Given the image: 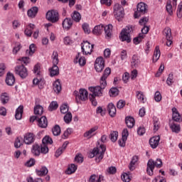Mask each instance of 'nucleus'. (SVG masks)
<instances>
[{"label":"nucleus","instance_id":"nucleus-1","mask_svg":"<svg viewBox=\"0 0 182 182\" xmlns=\"http://www.w3.org/2000/svg\"><path fill=\"white\" fill-rule=\"evenodd\" d=\"M112 73V69L110 68H107L103 73L102 76L100 80V85L96 87H90L88 90L91 92L90 96H92L94 97L102 96L103 95V90L107 86V82L106 79L109 77V75Z\"/></svg>","mask_w":182,"mask_h":182},{"label":"nucleus","instance_id":"nucleus-2","mask_svg":"<svg viewBox=\"0 0 182 182\" xmlns=\"http://www.w3.org/2000/svg\"><path fill=\"white\" fill-rule=\"evenodd\" d=\"M106 151V145L101 144L100 148H94L91 153L89 154L88 157L93 159L95 157L96 163H100L105 157V152Z\"/></svg>","mask_w":182,"mask_h":182},{"label":"nucleus","instance_id":"nucleus-3","mask_svg":"<svg viewBox=\"0 0 182 182\" xmlns=\"http://www.w3.org/2000/svg\"><path fill=\"white\" fill-rule=\"evenodd\" d=\"M155 167H157V168H161L163 167V161L160 159H157L156 161L153 159L148 161L146 171L149 176H153V171Z\"/></svg>","mask_w":182,"mask_h":182},{"label":"nucleus","instance_id":"nucleus-4","mask_svg":"<svg viewBox=\"0 0 182 182\" xmlns=\"http://www.w3.org/2000/svg\"><path fill=\"white\" fill-rule=\"evenodd\" d=\"M73 95L75 96L77 103H80L81 102H86L87 100L89 92L85 89L81 88L79 90V92L74 91Z\"/></svg>","mask_w":182,"mask_h":182},{"label":"nucleus","instance_id":"nucleus-5","mask_svg":"<svg viewBox=\"0 0 182 182\" xmlns=\"http://www.w3.org/2000/svg\"><path fill=\"white\" fill-rule=\"evenodd\" d=\"M133 32V26H129L123 29L121 32L120 39L122 42H127L130 43L132 42V38H130V33Z\"/></svg>","mask_w":182,"mask_h":182},{"label":"nucleus","instance_id":"nucleus-6","mask_svg":"<svg viewBox=\"0 0 182 182\" xmlns=\"http://www.w3.org/2000/svg\"><path fill=\"white\" fill-rule=\"evenodd\" d=\"M52 143H53L52 138L49 136H46L42 140V144L40 146V153L42 154H47V153H49L48 144H52Z\"/></svg>","mask_w":182,"mask_h":182},{"label":"nucleus","instance_id":"nucleus-7","mask_svg":"<svg viewBox=\"0 0 182 182\" xmlns=\"http://www.w3.org/2000/svg\"><path fill=\"white\" fill-rule=\"evenodd\" d=\"M46 18L52 23H55L59 21V13L56 10H50L46 13Z\"/></svg>","mask_w":182,"mask_h":182},{"label":"nucleus","instance_id":"nucleus-8","mask_svg":"<svg viewBox=\"0 0 182 182\" xmlns=\"http://www.w3.org/2000/svg\"><path fill=\"white\" fill-rule=\"evenodd\" d=\"M144 14H147V4L141 2L136 6V11L134 13V18H137L141 15H144Z\"/></svg>","mask_w":182,"mask_h":182},{"label":"nucleus","instance_id":"nucleus-9","mask_svg":"<svg viewBox=\"0 0 182 182\" xmlns=\"http://www.w3.org/2000/svg\"><path fill=\"white\" fill-rule=\"evenodd\" d=\"M95 45L90 44L88 41H84L81 44V49L83 55H92Z\"/></svg>","mask_w":182,"mask_h":182},{"label":"nucleus","instance_id":"nucleus-10","mask_svg":"<svg viewBox=\"0 0 182 182\" xmlns=\"http://www.w3.org/2000/svg\"><path fill=\"white\" fill-rule=\"evenodd\" d=\"M14 72L16 75H18L21 79H25V77H28V69H26L23 65L16 66Z\"/></svg>","mask_w":182,"mask_h":182},{"label":"nucleus","instance_id":"nucleus-11","mask_svg":"<svg viewBox=\"0 0 182 182\" xmlns=\"http://www.w3.org/2000/svg\"><path fill=\"white\" fill-rule=\"evenodd\" d=\"M123 7L119 4H116L114 6V15L116 19H117L118 21H120V18L124 16V14H123Z\"/></svg>","mask_w":182,"mask_h":182},{"label":"nucleus","instance_id":"nucleus-12","mask_svg":"<svg viewBox=\"0 0 182 182\" xmlns=\"http://www.w3.org/2000/svg\"><path fill=\"white\" fill-rule=\"evenodd\" d=\"M95 69L98 73L103 72V70L105 69V60L103 58L100 57L95 60Z\"/></svg>","mask_w":182,"mask_h":182},{"label":"nucleus","instance_id":"nucleus-13","mask_svg":"<svg viewBox=\"0 0 182 182\" xmlns=\"http://www.w3.org/2000/svg\"><path fill=\"white\" fill-rule=\"evenodd\" d=\"M23 141L26 144H32L35 141V134L27 133L24 135Z\"/></svg>","mask_w":182,"mask_h":182},{"label":"nucleus","instance_id":"nucleus-14","mask_svg":"<svg viewBox=\"0 0 182 182\" xmlns=\"http://www.w3.org/2000/svg\"><path fill=\"white\" fill-rule=\"evenodd\" d=\"M6 83L8 86H14L15 85V76L12 73H8L6 74Z\"/></svg>","mask_w":182,"mask_h":182},{"label":"nucleus","instance_id":"nucleus-15","mask_svg":"<svg viewBox=\"0 0 182 182\" xmlns=\"http://www.w3.org/2000/svg\"><path fill=\"white\" fill-rule=\"evenodd\" d=\"M140 65V58H139V55H134L131 60V67L132 69H136Z\"/></svg>","mask_w":182,"mask_h":182},{"label":"nucleus","instance_id":"nucleus-16","mask_svg":"<svg viewBox=\"0 0 182 182\" xmlns=\"http://www.w3.org/2000/svg\"><path fill=\"white\" fill-rule=\"evenodd\" d=\"M160 143V136H156L149 139V144L152 149H156Z\"/></svg>","mask_w":182,"mask_h":182},{"label":"nucleus","instance_id":"nucleus-17","mask_svg":"<svg viewBox=\"0 0 182 182\" xmlns=\"http://www.w3.org/2000/svg\"><path fill=\"white\" fill-rule=\"evenodd\" d=\"M38 127L41 129H46L48 127V119L46 117L43 116L37 119Z\"/></svg>","mask_w":182,"mask_h":182},{"label":"nucleus","instance_id":"nucleus-18","mask_svg":"<svg viewBox=\"0 0 182 182\" xmlns=\"http://www.w3.org/2000/svg\"><path fill=\"white\" fill-rule=\"evenodd\" d=\"M98 129L99 127L97 126L91 128L90 130L84 133V137H86L87 139H92V137L95 136V132H96Z\"/></svg>","mask_w":182,"mask_h":182},{"label":"nucleus","instance_id":"nucleus-19","mask_svg":"<svg viewBox=\"0 0 182 182\" xmlns=\"http://www.w3.org/2000/svg\"><path fill=\"white\" fill-rule=\"evenodd\" d=\"M103 31H105V26H103V24H100L94 27L92 30V33L97 36L102 35Z\"/></svg>","mask_w":182,"mask_h":182},{"label":"nucleus","instance_id":"nucleus-20","mask_svg":"<svg viewBox=\"0 0 182 182\" xmlns=\"http://www.w3.org/2000/svg\"><path fill=\"white\" fill-rule=\"evenodd\" d=\"M80 53H77L74 60L75 63H79L80 66H85L86 65V58L85 57H80Z\"/></svg>","mask_w":182,"mask_h":182},{"label":"nucleus","instance_id":"nucleus-21","mask_svg":"<svg viewBox=\"0 0 182 182\" xmlns=\"http://www.w3.org/2000/svg\"><path fill=\"white\" fill-rule=\"evenodd\" d=\"M53 89L55 93H60L62 90V84H60V80H56L53 84Z\"/></svg>","mask_w":182,"mask_h":182},{"label":"nucleus","instance_id":"nucleus-22","mask_svg":"<svg viewBox=\"0 0 182 182\" xmlns=\"http://www.w3.org/2000/svg\"><path fill=\"white\" fill-rule=\"evenodd\" d=\"M68 144H69V141H65L62 147H60L58 149H57V151H55V157H59V156H60L62 154V153H63L65 151V150H66V147H68Z\"/></svg>","mask_w":182,"mask_h":182},{"label":"nucleus","instance_id":"nucleus-23","mask_svg":"<svg viewBox=\"0 0 182 182\" xmlns=\"http://www.w3.org/2000/svg\"><path fill=\"white\" fill-rule=\"evenodd\" d=\"M107 110L109 114L111 117H114L116 116V107L113 103H109L107 106Z\"/></svg>","mask_w":182,"mask_h":182},{"label":"nucleus","instance_id":"nucleus-24","mask_svg":"<svg viewBox=\"0 0 182 182\" xmlns=\"http://www.w3.org/2000/svg\"><path fill=\"white\" fill-rule=\"evenodd\" d=\"M23 113V106L20 105L16 110L15 119L16 120H21L22 119V114Z\"/></svg>","mask_w":182,"mask_h":182},{"label":"nucleus","instance_id":"nucleus-25","mask_svg":"<svg viewBox=\"0 0 182 182\" xmlns=\"http://www.w3.org/2000/svg\"><path fill=\"white\" fill-rule=\"evenodd\" d=\"M38 11H39V9L38 7L36 6L32 7L27 11L28 16H29L30 18H35Z\"/></svg>","mask_w":182,"mask_h":182},{"label":"nucleus","instance_id":"nucleus-26","mask_svg":"<svg viewBox=\"0 0 182 182\" xmlns=\"http://www.w3.org/2000/svg\"><path fill=\"white\" fill-rule=\"evenodd\" d=\"M161 53H160V47L159 46H157L155 48V50H154V56H153V62L156 63L157 62V60H159V59H160V56H161Z\"/></svg>","mask_w":182,"mask_h":182},{"label":"nucleus","instance_id":"nucleus-27","mask_svg":"<svg viewBox=\"0 0 182 182\" xmlns=\"http://www.w3.org/2000/svg\"><path fill=\"white\" fill-rule=\"evenodd\" d=\"M104 30L105 32L106 37L112 38V32H113V26H112V24H109L104 27Z\"/></svg>","mask_w":182,"mask_h":182},{"label":"nucleus","instance_id":"nucleus-28","mask_svg":"<svg viewBox=\"0 0 182 182\" xmlns=\"http://www.w3.org/2000/svg\"><path fill=\"white\" fill-rule=\"evenodd\" d=\"M33 29H35L34 24H32V23L28 24L26 27V30L24 31L25 35H26V36H32V33H33L32 31H33Z\"/></svg>","mask_w":182,"mask_h":182},{"label":"nucleus","instance_id":"nucleus-29","mask_svg":"<svg viewBox=\"0 0 182 182\" xmlns=\"http://www.w3.org/2000/svg\"><path fill=\"white\" fill-rule=\"evenodd\" d=\"M125 123L127 126V127H129V129H132V127H134V118L132 117H127L125 118Z\"/></svg>","mask_w":182,"mask_h":182},{"label":"nucleus","instance_id":"nucleus-30","mask_svg":"<svg viewBox=\"0 0 182 182\" xmlns=\"http://www.w3.org/2000/svg\"><path fill=\"white\" fill-rule=\"evenodd\" d=\"M72 25H73V21L70 18H66L63 21V27L64 29H70Z\"/></svg>","mask_w":182,"mask_h":182},{"label":"nucleus","instance_id":"nucleus-31","mask_svg":"<svg viewBox=\"0 0 182 182\" xmlns=\"http://www.w3.org/2000/svg\"><path fill=\"white\" fill-rule=\"evenodd\" d=\"M137 161H139V156H134L131 160V162L129 164V170L131 171H133V170H134V168H136V167H134V165L136 164V163H137Z\"/></svg>","mask_w":182,"mask_h":182},{"label":"nucleus","instance_id":"nucleus-32","mask_svg":"<svg viewBox=\"0 0 182 182\" xmlns=\"http://www.w3.org/2000/svg\"><path fill=\"white\" fill-rule=\"evenodd\" d=\"M58 75H59V67L53 65V67L50 69V75L53 77V76H58Z\"/></svg>","mask_w":182,"mask_h":182},{"label":"nucleus","instance_id":"nucleus-33","mask_svg":"<svg viewBox=\"0 0 182 182\" xmlns=\"http://www.w3.org/2000/svg\"><path fill=\"white\" fill-rule=\"evenodd\" d=\"M31 152L34 156H39V154H41V146L38 144H33Z\"/></svg>","mask_w":182,"mask_h":182},{"label":"nucleus","instance_id":"nucleus-34","mask_svg":"<svg viewBox=\"0 0 182 182\" xmlns=\"http://www.w3.org/2000/svg\"><path fill=\"white\" fill-rule=\"evenodd\" d=\"M51 59L53 60V65H58L59 63V54L58 51H53L51 55Z\"/></svg>","mask_w":182,"mask_h":182},{"label":"nucleus","instance_id":"nucleus-35","mask_svg":"<svg viewBox=\"0 0 182 182\" xmlns=\"http://www.w3.org/2000/svg\"><path fill=\"white\" fill-rule=\"evenodd\" d=\"M34 113L37 117L42 116L43 114V107L40 105H36L34 107Z\"/></svg>","mask_w":182,"mask_h":182},{"label":"nucleus","instance_id":"nucleus-36","mask_svg":"<svg viewBox=\"0 0 182 182\" xmlns=\"http://www.w3.org/2000/svg\"><path fill=\"white\" fill-rule=\"evenodd\" d=\"M72 19L75 21V22H80V19H82V15L78 11H75L71 14Z\"/></svg>","mask_w":182,"mask_h":182},{"label":"nucleus","instance_id":"nucleus-37","mask_svg":"<svg viewBox=\"0 0 182 182\" xmlns=\"http://www.w3.org/2000/svg\"><path fill=\"white\" fill-rule=\"evenodd\" d=\"M49 173V171L48 170V168L46 166H43L40 170H36V174L37 176H46Z\"/></svg>","mask_w":182,"mask_h":182},{"label":"nucleus","instance_id":"nucleus-38","mask_svg":"<svg viewBox=\"0 0 182 182\" xmlns=\"http://www.w3.org/2000/svg\"><path fill=\"white\" fill-rule=\"evenodd\" d=\"M1 102L3 105H6L9 102V95L6 92H4L1 95Z\"/></svg>","mask_w":182,"mask_h":182},{"label":"nucleus","instance_id":"nucleus-39","mask_svg":"<svg viewBox=\"0 0 182 182\" xmlns=\"http://www.w3.org/2000/svg\"><path fill=\"white\" fill-rule=\"evenodd\" d=\"M119 136V132L116 131H112L109 134V139L113 143L117 141V137Z\"/></svg>","mask_w":182,"mask_h":182},{"label":"nucleus","instance_id":"nucleus-40","mask_svg":"<svg viewBox=\"0 0 182 182\" xmlns=\"http://www.w3.org/2000/svg\"><path fill=\"white\" fill-rule=\"evenodd\" d=\"M76 170H77V166L72 164L68 168L67 174H73Z\"/></svg>","mask_w":182,"mask_h":182},{"label":"nucleus","instance_id":"nucleus-41","mask_svg":"<svg viewBox=\"0 0 182 182\" xmlns=\"http://www.w3.org/2000/svg\"><path fill=\"white\" fill-rule=\"evenodd\" d=\"M145 36L144 34H139L137 37H135L133 39V43L134 45H139V43H141V41L144 39Z\"/></svg>","mask_w":182,"mask_h":182},{"label":"nucleus","instance_id":"nucleus-42","mask_svg":"<svg viewBox=\"0 0 182 182\" xmlns=\"http://www.w3.org/2000/svg\"><path fill=\"white\" fill-rule=\"evenodd\" d=\"M170 128L171 129L173 133H180V130H181L180 124L173 123L171 124Z\"/></svg>","mask_w":182,"mask_h":182},{"label":"nucleus","instance_id":"nucleus-43","mask_svg":"<svg viewBox=\"0 0 182 182\" xmlns=\"http://www.w3.org/2000/svg\"><path fill=\"white\" fill-rule=\"evenodd\" d=\"M164 32L166 34V41H168V39H172L171 28H170L169 27H167L164 30Z\"/></svg>","mask_w":182,"mask_h":182},{"label":"nucleus","instance_id":"nucleus-44","mask_svg":"<svg viewBox=\"0 0 182 182\" xmlns=\"http://www.w3.org/2000/svg\"><path fill=\"white\" fill-rule=\"evenodd\" d=\"M109 96L114 97L116 96H117V95H119V89H117V87H112L109 90Z\"/></svg>","mask_w":182,"mask_h":182},{"label":"nucleus","instance_id":"nucleus-45","mask_svg":"<svg viewBox=\"0 0 182 182\" xmlns=\"http://www.w3.org/2000/svg\"><path fill=\"white\" fill-rule=\"evenodd\" d=\"M64 122L67 124H69V123H70V122H72V113L71 112H68L67 114H65V115L64 116Z\"/></svg>","mask_w":182,"mask_h":182},{"label":"nucleus","instance_id":"nucleus-46","mask_svg":"<svg viewBox=\"0 0 182 182\" xmlns=\"http://www.w3.org/2000/svg\"><path fill=\"white\" fill-rule=\"evenodd\" d=\"M58 105L57 102L53 101L50 104V106L48 107V110L49 112H53V110H56V109H58Z\"/></svg>","mask_w":182,"mask_h":182},{"label":"nucleus","instance_id":"nucleus-47","mask_svg":"<svg viewBox=\"0 0 182 182\" xmlns=\"http://www.w3.org/2000/svg\"><path fill=\"white\" fill-rule=\"evenodd\" d=\"M53 136H59L60 134V127L59 125H55L52 129Z\"/></svg>","mask_w":182,"mask_h":182},{"label":"nucleus","instance_id":"nucleus-48","mask_svg":"<svg viewBox=\"0 0 182 182\" xmlns=\"http://www.w3.org/2000/svg\"><path fill=\"white\" fill-rule=\"evenodd\" d=\"M160 129V122L156 117H154V131L157 132Z\"/></svg>","mask_w":182,"mask_h":182},{"label":"nucleus","instance_id":"nucleus-49","mask_svg":"<svg viewBox=\"0 0 182 182\" xmlns=\"http://www.w3.org/2000/svg\"><path fill=\"white\" fill-rule=\"evenodd\" d=\"M23 142V139H22L21 138H16L14 142V147L16 149H19V147H21V146H22V143Z\"/></svg>","mask_w":182,"mask_h":182},{"label":"nucleus","instance_id":"nucleus-50","mask_svg":"<svg viewBox=\"0 0 182 182\" xmlns=\"http://www.w3.org/2000/svg\"><path fill=\"white\" fill-rule=\"evenodd\" d=\"M173 79H174V75H173V73H170L166 80V85H168V86H171V85L174 83Z\"/></svg>","mask_w":182,"mask_h":182},{"label":"nucleus","instance_id":"nucleus-51","mask_svg":"<svg viewBox=\"0 0 182 182\" xmlns=\"http://www.w3.org/2000/svg\"><path fill=\"white\" fill-rule=\"evenodd\" d=\"M33 73H35V75H38V76H41V65L39 63L34 65Z\"/></svg>","mask_w":182,"mask_h":182},{"label":"nucleus","instance_id":"nucleus-52","mask_svg":"<svg viewBox=\"0 0 182 182\" xmlns=\"http://www.w3.org/2000/svg\"><path fill=\"white\" fill-rule=\"evenodd\" d=\"M35 44H31L29 46V50H26V55H29L30 56H32L33 53H35Z\"/></svg>","mask_w":182,"mask_h":182},{"label":"nucleus","instance_id":"nucleus-53","mask_svg":"<svg viewBox=\"0 0 182 182\" xmlns=\"http://www.w3.org/2000/svg\"><path fill=\"white\" fill-rule=\"evenodd\" d=\"M176 15L178 18H182V1L178 4Z\"/></svg>","mask_w":182,"mask_h":182},{"label":"nucleus","instance_id":"nucleus-54","mask_svg":"<svg viewBox=\"0 0 182 182\" xmlns=\"http://www.w3.org/2000/svg\"><path fill=\"white\" fill-rule=\"evenodd\" d=\"M72 134V129L68 128L66 131L64 132L63 134L62 135V139H66L69 137V135Z\"/></svg>","mask_w":182,"mask_h":182},{"label":"nucleus","instance_id":"nucleus-55","mask_svg":"<svg viewBox=\"0 0 182 182\" xmlns=\"http://www.w3.org/2000/svg\"><path fill=\"white\" fill-rule=\"evenodd\" d=\"M166 11L170 15H173V6L171 1H168L166 4Z\"/></svg>","mask_w":182,"mask_h":182},{"label":"nucleus","instance_id":"nucleus-56","mask_svg":"<svg viewBox=\"0 0 182 182\" xmlns=\"http://www.w3.org/2000/svg\"><path fill=\"white\" fill-rule=\"evenodd\" d=\"M136 97L139 102L144 103V95H143V92L139 91L136 92Z\"/></svg>","mask_w":182,"mask_h":182},{"label":"nucleus","instance_id":"nucleus-57","mask_svg":"<svg viewBox=\"0 0 182 182\" xmlns=\"http://www.w3.org/2000/svg\"><path fill=\"white\" fill-rule=\"evenodd\" d=\"M60 112L63 113V114H65L69 112V107L68 105L64 104L60 107Z\"/></svg>","mask_w":182,"mask_h":182},{"label":"nucleus","instance_id":"nucleus-58","mask_svg":"<svg viewBox=\"0 0 182 182\" xmlns=\"http://www.w3.org/2000/svg\"><path fill=\"white\" fill-rule=\"evenodd\" d=\"M35 163L36 161L33 159H30L25 163L24 166H26V167H32L35 166Z\"/></svg>","mask_w":182,"mask_h":182},{"label":"nucleus","instance_id":"nucleus-59","mask_svg":"<svg viewBox=\"0 0 182 182\" xmlns=\"http://www.w3.org/2000/svg\"><path fill=\"white\" fill-rule=\"evenodd\" d=\"M82 29L85 32V33H87V35H89V33H90V28L89 27V24L85 23L82 24Z\"/></svg>","mask_w":182,"mask_h":182},{"label":"nucleus","instance_id":"nucleus-60","mask_svg":"<svg viewBox=\"0 0 182 182\" xmlns=\"http://www.w3.org/2000/svg\"><path fill=\"white\" fill-rule=\"evenodd\" d=\"M124 106H126L125 101H123L122 100H120L119 101H118L117 104V109H123Z\"/></svg>","mask_w":182,"mask_h":182},{"label":"nucleus","instance_id":"nucleus-61","mask_svg":"<svg viewBox=\"0 0 182 182\" xmlns=\"http://www.w3.org/2000/svg\"><path fill=\"white\" fill-rule=\"evenodd\" d=\"M181 117L180 116V114L178 112L173 113V120H174V122H180Z\"/></svg>","mask_w":182,"mask_h":182},{"label":"nucleus","instance_id":"nucleus-62","mask_svg":"<svg viewBox=\"0 0 182 182\" xmlns=\"http://www.w3.org/2000/svg\"><path fill=\"white\" fill-rule=\"evenodd\" d=\"M6 69V67L5 66L4 63L0 64V76H4L5 75V70Z\"/></svg>","mask_w":182,"mask_h":182},{"label":"nucleus","instance_id":"nucleus-63","mask_svg":"<svg viewBox=\"0 0 182 182\" xmlns=\"http://www.w3.org/2000/svg\"><path fill=\"white\" fill-rule=\"evenodd\" d=\"M154 99L156 102H161V94L160 92L156 91L154 95Z\"/></svg>","mask_w":182,"mask_h":182},{"label":"nucleus","instance_id":"nucleus-64","mask_svg":"<svg viewBox=\"0 0 182 182\" xmlns=\"http://www.w3.org/2000/svg\"><path fill=\"white\" fill-rule=\"evenodd\" d=\"M121 178H122V181H124V182L130 181V178L129 176V174H127V173L122 175Z\"/></svg>","mask_w":182,"mask_h":182}]
</instances>
